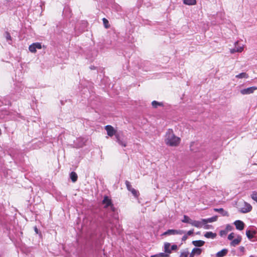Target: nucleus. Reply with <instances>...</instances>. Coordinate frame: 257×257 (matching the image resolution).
<instances>
[{
  "label": "nucleus",
  "instance_id": "obj_1",
  "mask_svg": "<svg viewBox=\"0 0 257 257\" xmlns=\"http://www.w3.org/2000/svg\"><path fill=\"white\" fill-rule=\"evenodd\" d=\"M165 144L169 147H177L181 142V139L176 136L172 129H168L165 135Z\"/></svg>",
  "mask_w": 257,
  "mask_h": 257
},
{
  "label": "nucleus",
  "instance_id": "obj_2",
  "mask_svg": "<svg viewBox=\"0 0 257 257\" xmlns=\"http://www.w3.org/2000/svg\"><path fill=\"white\" fill-rule=\"evenodd\" d=\"M42 48L41 44L40 43H34L31 44L29 47V51L32 53H36L37 49H41Z\"/></svg>",
  "mask_w": 257,
  "mask_h": 257
},
{
  "label": "nucleus",
  "instance_id": "obj_3",
  "mask_svg": "<svg viewBox=\"0 0 257 257\" xmlns=\"http://www.w3.org/2000/svg\"><path fill=\"white\" fill-rule=\"evenodd\" d=\"M105 130L107 132V135L110 137L115 135L116 133V131L110 125H106L105 126Z\"/></svg>",
  "mask_w": 257,
  "mask_h": 257
},
{
  "label": "nucleus",
  "instance_id": "obj_4",
  "mask_svg": "<svg viewBox=\"0 0 257 257\" xmlns=\"http://www.w3.org/2000/svg\"><path fill=\"white\" fill-rule=\"evenodd\" d=\"M184 233L183 230H175V229H168L166 231H165L163 235H174V234H182Z\"/></svg>",
  "mask_w": 257,
  "mask_h": 257
},
{
  "label": "nucleus",
  "instance_id": "obj_5",
  "mask_svg": "<svg viewBox=\"0 0 257 257\" xmlns=\"http://www.w3.org/2000/svg\"><path fill=\"white\" fill-rule=\"evenodd\" d=\"M257 89V87L255 86H252L250 87H248L245 89H242L240 91V92L242 94H249L252 93L254 90Z\"/></svg>",
  "mask_w": 257,
  "mask_h": 257
},
{
  "label": "nucleus",
  "instance_id": "obj_6",
  "mask_svg": "<svg viewBox=\"0 0 257 257\" xmlns=\"http://www.w3.org/2000/svg\"><path fill=\"white\" fill-rule=\"evenodd\" d=\"M102 202L103 204H104V208H105L110 206L112 204L111 199H110L107 196H105L104 197Z\"/></svg>",
  "mask_w": 257,
  "mask_h": 257
},
{
  "label": "nucleus",
  "instance_id": "obj_7",
  "mask_svg": "<svg viewBox=\"0 0 257 257\" xmlns=\"http://www.w3.org/2000/svg\"><path fill=\"white\" fill-rule=\"evenodd\" d=\"M234 224L235 225L236 228L239 230H243L244 227V224L241 220H236L234 222Z\"/></svg>",
  "mask_w": 257,
  "mask_h": 257
},
{
  "label": "nucleus",
  "instance_id": "obj_8",
  "mask_svg": "<svg viewBox=\"0 0 257 257\" xmlns=\"http://www.w3.org/2000/svg\"><path fill=\"white\" fill-rule=\"evenodd\" d=\"M256 232L255 230H248L246 231V235L248 238L250 240L252 239L253 238H255V234Z\"/></svg>",
  "mask_w": 257,
  "mask_h": 257
},
{
  "label": "nucleus",
  "instance_id": "obj_9",
  "mask_svg": "<svg viewBox=\"0 0 257 257\" xmlns=\"http://www.w3.org/2000/svg\"><path fill=\"white\" fill-rule=\"evenodd\" d=\"M252 209V206L247 203H245L244 207L241 209V212L244 213L250 212Z\"/></svg>",
  "mask_w": 257,
  "mask_h": 257
},
{
  "label": "nucleus",
  "instance_id": "obj_10",
  "mask_svg": "<svg viewBox=\"0 0 257 257\" xmlns=\"http://www.w3.org/2000/svg\"><path fill=\"white\" fill-rule=\"evenodd\" d=\"M214 211L220 213L223 216H228L229 214L227 211L224 210L223 208H214Z\"/></svg>",
  "mask_w": 257,
  "mask_h": 257
},
{
  "label": "nucleus",
  "instance_id": "obj_11",
  "mask_svg": "<svg viewBox=\"0 0 257 257\" xmlns=\"http://www.w3.org/2000/svg\"><path fill=\"white\" fill-rule=\"evenodd\" d=\"M217 216H214L211 218H209L207 219H202V222H203L204 224H206L208 222H212L216 221L217 220Z\"/></svg>",
  "mask_w": 257,
  "mask_h": 257
},
{
  "label": "nucleus",
  "instance_id": "obj_12",
  "mask_svg": "<svg viewBox=\"0 0 257 257\" xmlns=\"http://www.w3.org/2000/svg\"><path fill=\"white\" fill-rule=\"evenodd\" d=\"M241 239L242 238L240 236H238L237 238L232 240V241L230 243V245L233 246H235L238 245L241 241Z\"/></svg>",
  "mask_w": 257,
  "mask_h": 257
},
{
  "label": "nucleus",
  "instance_id": "obj_13",
  "mask_svg": "<svg viewBox=\"0 0 257 257\" xmlns=\"http://www.w3.org/2000/svg\"><path fill=\"white\" fill-rule=\"evenodd\" d=\"M190 224L197 228H201L202 226V222L197 220H191Z\"/></svg>",
  "mask_w": 257,
  "mask_h": 257
},
{
  "label": "nucleus",
  "instance_id": "obj_14",
  "mask_svg": "<svg viewBox=\"0 0 257 257\" xmlns=\"http://www.w3.org/2000/svg\"><path fill=\"white\" fill-rule=\"evenodd\" d=\"M192 243L195 246L201 247L204 244L205 242L201 240H194L192 241Z\"/></svg>",
  "mask_w": 257,
  "mask_h": 257
},
{
  "label": "nucleus",
  "instance_id": "obj_15",
  "mask_svg": "<svg viewBox=\"0 0 257 257\" xmlns=\"http://www.w3.org/2000/svg\"><path fill=\"white\" fill-rule=\"evenodd\" d=\"M227 253V250L226 249H223L221 250L218 251L216 253L217 257H222L225 256Z\"/></svg>",
  "mask_w": 257,
  "mask_h": 257
},
{
  "label": "nucleus",
  "instance_id": "obj_16",
  "mask_svg": "<svg viewBox=\"0 0 257 257\" xmlns=\"http://www.w3.org/2000/svg\"><path fill=\"white\" fill-rule=\"evenodd\" d=\"M170 243L169 242H166L164 244V251L167 254L171 253V250L170 249Z\"/></svg>",
  "mask_w": 257,
  "mask_h": 257
},
{
  "label": "nucleus",
  "instance_id": "obj_17",
  "mask_svg": "<svg viewBox=\"0 0 257 257\" xmlns=\"http://www.w3.org/2000/svg\"><path fill=\"white\" fill-rule=\"evenodd\" d=\"M152 105L154 108H156L158 106H163L164 104L162 102H160L154 100L152 102Z\"/></svg>",
  "mask_w": 257,
  "mask_h": 257
},
{
  "label": "nucleus",
  "instance_id": "obj_18",
  "mask_svg": "<svg viewBox=\"0 0 257 257\" xmlns=\"http://www.w3.org/2000/svg\"><path fill=\"white\" fill-rule=\"evenodd\" d=\"M70 176L73 182H75L78 179L77 175L75 172H72L70 174Z\"/></svg>",
  "mask_w": 257,
  "mask_h": 257
},
{
  "label": "nucleus",
  "instance_id": "obj_19",
  "mask_svg": "<svg viewBox=\"0 0 257 257\" xmlns=\"http://www.w3.org/2000/svg\"><path fill=\"white\" fill-rule=\"evenodd\" d=\"M202 251V249L200 248H194L192 250V254H194V255H200Z\"/></svg>",
  "mask_w": 257,
  "mask_h": 257
},
{
  "label": "nucleus",
  "instance_id": "obj_20",
  "mask_svg": "<svg viewBox=\"0 0 257 257\" xmlns=\"http://www.w3.org/2000/svg\"><path fill=\"white\" fill-rule=\"evenodd\" d=\"M204 236L206 238H213L216 236V234L213 233L212 232H207L205 235Z\"/></svg>",
  "mask_w": 257,
  "mask_h": 257
},
{
  "label": "nucleus",
  "instance_id": "obj_21",
  "mask_svg": "<svg viewBox=\"0 0 257 257\" xmlns=\"http://www.w3.org/2000/svg\"><path fill=\"white\" fill-rule=\"evenodd\" d=\"M183 2L187 5H194L196 3V0H183Z\"/></svg>",
  "mask_w": 257,
  "mask_h": 257
},
{
  "label": "nucleus",
  "instance_id": "obj_22",
  "mask_svg": "<svg viewBox=\"0 0 257 257\" xmlns=\"http://www.w3.org/2000/svg\"><path fill=\"white\" fill-rule=\"evenodd\" d=\"M237 78H247L248 77V75L245 72L241 73L235 76Z\"/></svg>",
  "mask_w": 257,
  "mask_h": 257
},
{
  "label": "nucleus",
  "instance_id": "obj_23",
  "mask_svg": "<svg viewBox=\"0 0 257 257\" xmlns=\"http://www.w3.org/2000/svg\"><path fill=\"white\" fill-rule=\"evenodd\" d=\"M103 23L105 28L108 29L110 27L108 21L106 18L102 19Z\"/></svg>",
  "mask_w": 257,
  "mask_h": 257
},
{
  "label": "nucleus",
  "instance_id": "obj_24",
  "mask_svg": "<svg viewBox=\"0 0 257 257\" xmlns=\"http://www.w3.org/2000/svg\"><path fill=\"white\" fill-rule=\"evenodd\" d=\"M250 197L252 200L257 203V192L256 191L252 192L250 194Z\"/></svg>",
  "mask_w": 257,
  "mask_h": 257
},
{
  "label": "nucleus",
  "instance_id": "obj_25",
  "mask_svg": "<svg viewBox=\"0 0 257 257\" xmlns=\"http://www.w3.org/2000/svg\"><path fill=\"white\" fill-rule=\"evenodd\" d=\"M243 50V47H239V49H233L230 50L231 53H234L235 52H241Z\"/></svg>",
  "mask_w": 257,
  "mask_h": 257
},
{
  "label": "nucleus",
  "instance_id": "obj_26",
  "mask_svg": "<svg viewBox=\"0 0 257 257\" xmlns=\"http://www.w3.org/2000/svg\"><path fill=\"white\" fill-rule=\"evenodd\" d=\"M191 219L189 218L188 216L187 215H184L183 219L182 220L183 222L184 223H189L190 224Z\"/></svg>",
  "mask_w": 257,
  "mask_h": 257
},
{
  "label": "nucleus",
  "instance_id": "obj_27",
  "mask_svg": "<svg viewBox=\"0 0 257 257\" xmlns=\"http://www.w3.org/2000/svg\"><path fill=\"white\" fill-rule=\"evenodd\" d=\"M125 185H126V187L127 189V190L130 191L133 188L132 187L130 182L126 180L125 181Z\"/></svg>",
  "mask_w": 257,
  "mask_h": 257
},
{
  "label": "nucleus",
  "instance_id": "obj_28",
  "mask_svg": "<svg viewBox=\"0 0 257 257\" xmlns=\"http://www.w3.org/2000/svg\"><path fill=\"white\" fill-rule=\"evenodd\" d=\"M130 192H132V193L133 194V195L135 197H138L139 196V192L135 189L134 188H133Z\"/></svg>",
  "mask_w": 257,
  "mask_h": 257
},
{
  "label": "nucleus",
  "instance_id": "obj_29",
  "mask_svg": "<svg viewBox=\"0 0 257 257\" xmlns=\"http://www.w3.org/2000/svg\"><path fill=\"white\" fill-rule=\"evenodd\" d=\"M159 257H168L169 254L166 253V252H161L158 253Z\"/></svg>",
  "mask_w": 257,
  "mask_h": 257
},
{
  "label": "nucleus",
  "instance_id": "obj_30",
  "mask_svg": "<svg viewBox=\"0 0 257 257\" xmlns=\"http://www.w3.org/2000/svg\"><path fill=\"white\" fill-rule=\"evenodd\" d=\"M120 145L122 146L123 147H125L126 146V143L124 142H123L121 140L117 142Z\"/></svg>",
  "mask_w": 257,
  "mask_h": 257
},
{
  "label": "nucleus",
  "instance_id": "obj_31",
  "mask_svg": "<svg viewBox=\"0 0 257 257\" xmlns=\"http://www.w3.org/2000/svg\"><path fill=\"white\" fill-rule=\"evenodd\" d=\"M189 255V252L188 251H184L182 252L181 254V257H188Z\"/></svg>",
  "mask_w": 257,
  "mask_h": 257
},
{
  "label": "nucleus",
  "instance_id": "obj_32",
  "mask_svg": "<svg viewBox=\"0 0 257 257\" xmlns=\"http://www.w3.org/2000/svg\"><path fill=\"white\" fill-rule=\"evenodd\" d=\"M234 233L232 232L231 233H230L228 236V239L230 240H232L233 238H234Z\"/></svg>",
  "mask_w": 257,
  "mask_h": 257
},
{
  "label": "nucleus",
  "instance_id": "obj_33",
  "mask_svg": "<svg viewBox=\"0 0 257 257\" xmlns=\"http://www.w3.org/2000/svg\"><path fill=\"white\" fill-rule=\"evenodd\" d=\"M177 248H178V246L176 244H174L171 246V249L173 250H176V249H177Z\"/></svg>",
  "mask_w": 257,
  "mask_h": 257
},
{
  "label": "nucleus",
  "instance_id": "obj_34",
  "mask_svg": "<svg viewBox=\"0 0 257 257\" xmlns=\"http://www.w3.org/2000/svg\"><path fill=\"white\" fill-rule=\"evenodd\" d=\"M194 230H189L187 233V235H191L193 233Z\"/></svg>",
  "mask_w": 257,
  "mask_h": 257
},
{
  "label": "nucleus",
  "instance_id": "obj_35",
  "mask_svg": "<svg viewBox=\"0 0 257 257\" xmlns=\"http://www.w3.org/2000/svg\"><path fill=\"white\" fill-rule=\"evenodd\" d=\"M6 34H7V39L8 40H11V36L10 33H8V32H7Z\"/></svg>",
  "mask_w": 257,
  "mask_h": 257
},
{
  "label": "nucleus",
  "instance_id": "obj_36",
  "mask_svg": "<svg viewBox=\"0 0 257 257\" xmlns=\"http://www.w3.org/2000/svg\"><path fill=\"white\" fill-rule=\"evenodd\" d=\"M187 238H188L187 235H184L182 237V240L183 241H185V240L187 239Z\"/></svg>",
  "mask_w": 257,
  "mask_h": 257
},
{
  "label": "nucleus",
  "instance_id": "obj_37",
  "mask_svg": "<svg viewBox=\"0 0 257 257\" xmlns=\"http://www.w3.org/2000/svg\"><path fill=\"white\" fill-rule=\"evenodd\" d=\"M115 138L116 139L117 142H118L120 140V137L118 135H116V134H115Z\"/></svg>",
  "mask_w": 257,
  "mask_h": 257
},
{
  "label": "nucleus",
  "instance_id": "obj_38",
  "mask_svg": "<svg viewBox=\"0 0 257 257\" xmlns=\"http://www.w3.org/2000/svg\"><path fill=\"white\" fill-rule=\"evenodd\" d=\"M110 208H111V210L112 211H115V208L113 205V204L110 206Z\"/></svg>",
  "mask_w": 257,
  "mask_h": 257
},
{
  "label": "nucleus",
  "instance_id": "obj_39",
  "mask_svg": "<svg viewBox=\"0 0 257 257\" xmlns=\"http://www.w3.org/2000/svg\"><path fill=\"white\" fill-rule=\"evenodd\" d=\"M151 257H159V256L158 254H156L152 255Z\"/></svg>",
  "mask_w": 257,
  "mask_h": 257
},
{
  "label": "nucleus",
  "instance_id": "obj_40",
  "mask_svg": "<svg viewBox=\"0 0 257 257\" xmlns=\"http://www.w3.org/2000/svg\"><path fill=\"white\" fill-rule=\"evenodd\" d=\"M194 254H192V252L191 251L190 254V256L189 257H194Z\"/></svg>",
  "mask_w": 257,
  "mask_h": 257
},
{
  "label": "nucleus",
  "instance_id": "obj_41",
  "mask_svg": "<svg viewBox=\"0 0 257 257\" xmlns=\"http://www.w3.org/2000/svg\"><path fill=\"white\" fill-rule=\"evenodd\" d=\"M35 231H36V232L37 233H38V228L36 227H35Z\"/></svg>",
  "mask_w": 257,
  "mask_h": 257
},
{
  "label": "nucleus",
  "instance_id": "obj_42",
  "mask_svg": "<svg viewBox=\"0 0 257 257\" xmlns=\"http://www.w3.org/2000/svg\"><path fill=\"white\" fill-rule=\"evenodd\" d=\"M222 232H224V231H220V234H221V235H222Z\"/></svg>",
  "mask_w": 257,
  "mask_h": 257
},
{
  "label": "nucleus",
  "instance_id": "obj_43",
  "mask_svg": "<svg viewBox=\"0 0 257 257\" xmlns=\"http://www.w3.org/2000/svg\"><path fill=\"white\" fill-rule=\"evenodd\" d=\"M255 240H257V238H255V239H253L252 241H255Z\"/></svg>",
  "mask_w": 257,
  "mask_h": 257
},
{
  "label": "nucleus",
  "instance_id": "obj_44",
  "mask_svg": "<svg viewBox=\"0 0 257 257\" xmlns=\"http://www.w3.org/2000/svg\"><path fill=\"white\" fill-rule=\"evenodd\" d=\"M249 257H254V256L252 255H250Z\"/></svg>",
  "mask_w": 257,
  "mask_h": 257
}]
</instances>
